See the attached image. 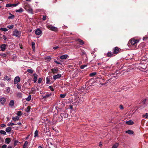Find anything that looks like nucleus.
I'll list each match as a JSON object with an SVG mask.
<instances>
[{"instance_id":"20e7f679","label":"nucleus","mask_w":148,"mask_h":148,"mask_svg":"<svg viewBox=\"0 0 148 148\" xmlns=\"http://www.w3.org/2000/svg\"><path fill=\"white\" fill-rule=\"evenodd\" d=\"M21 34V32L17 30H15L13 32V35L17 37H19Z\"/></svg>"},{"instance_id":"2eb2a0df","label":"nucleus","mask_w":148,"mask_h":148,"mask_svg":"<svg viewBox=\"0 0 148 148\" xmlns=\"http://www.w3.org/2000/svg\"><path fill=\"white\" fill-rule=\"evenodd\" d=\"M1 103L3 105L5 103L6 101V99L4 97H2L0 99V100Z\"/></svg>"},{"instance_id":"a878e982","label":"nucleus","mask_w":148,"mask_h":148,"mask_svg":"<svg viewBox=\"0 0 148 148\" xmlns=\"http://www.w3.org/2000/svg\"><path fill=\"white\" fill-rule=\"evenodd\" d=\"M12 130V128L11 127H7L6 129V131L7 133L10 132Z\"/></svg>"},{"instance_id":"412c9836","label":"nucleus","mask_w":148,"mask_h":148,"mask_svg":"<svg viewBox=\"0 0 148 148\" xmlns=\"http://www.w3.org/2000/svg\"><path fill=\"white\" fill-rule=\"evenodd\" d=\"M11 141L10 139L9 138H7L5 139V143L6 144H9Z\"/></svg>"},{"instance_id":"a211bd4d","label":"nucleus","mask_w":148,"mask_h":148,"mask_svg":"<svg viewBox=\"0 0 148 148\" xmlns=\"http://www.w3.org/2000/svg\"><path fill=\"white\" fill-rule=\"evenodd\" d=\"M14 103V101L13 100H11L10 101L9 104V106L11 107H13Z\"/></svg>"},{"instance_id":"72a5a7b5","label":"nucleus","mask_w":148,"mask_h":148,"mask_svg":"<svg viewBox=\"0 0 148 148\" xmlns=\"http://www.w3.org/2000/svg\"><path fill=\"white\" fill-rule=\"evenodd\" d=\"M84 101V99L82 97V98H80L79 99L78 103H82Z\"/></svg>"},{"instance_id":"5fc2aeb1","label":"nucleus","mask_w":148,"mask_h":148,"mask_svg":"<svg viewBox=\"0 0 148 148\" xmlns=\"http://www.w3.org/2000/svg\"><path fill=\"white\" fill-rule=\"evenodd\" d=\"M42 81V79L41 78H39L38 81V83L39 84H40Z\"/></svg>"},{"instance_id":"f3484780","label":"nucleus","mask_w":148,"mask_h":148,"mask_svg":"<svg viewBox=\"0 0 148 148\" xmlns=\"http://www.w3.org/2000/svg\"><path fill=\"white\" fill-rule=\"evenodd\" d=\"M28 141H25L23 145V148H28Z\"/></svg>"},{"instance_id":"f704fd0d","label":"nucleus","mask_w":148,"mask_h":148,"mask_svg":"<svg viewBox=\"0 0 148 148\" xmlns=\"http://www.w3.org/2000/svg\"><path fill=\"white\" fill-rule=\"evenodd\" d=\"M0 133L2 134H3L4 135H6V132L4 130H0Z\"/></svg>"},{"instance_id":"864d4df0","label":"nucleus","mask_w":148,"mask_h":148,"mask_svg":"<svg viewBox=\"0 0 148 148\" xmlns=\"http://www.w3.org/2000/svg\"><path fill=\"white\" fill-rule=\"evenodd\" d=\"M146 39H148V36H146L145 37H144L143 38V40L144 41H145L146 40Z\"/></svg>"},{"instance_id":"b1692460","label":"nucleus","mask_w":148,"mask_h":148,"mask_svg":"<svg viewBox=\"0 0 148 148\" xmlns=\"http://www.w3.org/2000/svg\"><path fill=\"white\" fill-rule=\"evenodd\" d=\"M10 79V78L8 77L7 75H5L4 77V79L3 80L4 81L7 80V81H9Z\"/></svg>"},{"instance_id":"2f4dec72","label":"nucleus","mask_w":148,"mask_h":148,"mask_svg":"<svg viewBox=\"0 0 148 148\" xmlns=\"http://www.w3.org/2000/svg\"><path fill=\"white\" fill-rule=\"evenodd\" d=\"M38 136V132L37 130L35 131L34 132V136L35 137H37Z\"/></svg>"},{"instance_id":"ddd939ff","label":"nucleus","mask_w":148,"mask_h":148,"mask_svg":"<svg viewBox=\"0 0 148 148\" xmlns=\"http://www.w3.org/2000/svg\"><path fill=\"white\" fill-rule=\"evenodd\" d=\"M34 77L33 79V81L34 83H36L37 80L38 75L36 73H34L33 74Z\"/></svg>"},{"instance_id":"9d476101","label":"nucleus","mask_w":148,"mask_h":148,"mask_svg":"<svg viewBox=\"0 0 148 148\" xmlns=\"http://www.w3.org/2000/svg\"><path fill=\"white\" fill-rule=\"evenodd\" d=\"M69 56L67 54H64L60 56V58L61 59H66Z\"/></svg>"},{"instance_id":"603ef678","label":"nucleus","mask_w":148,"mask_h":148,"mask_svg":"<svg viewBox=\"0 0 148 148\" xmlns=\"http://www.w3.org/2000/svg\"><path fill=\"white\" fill-rule=\"evenodd\" d=\"M19 4V3H18L16 4H12V7H16Z\"/></svg>"},{"instance_id":"6e6d98bb","label":"nucleus","mask_w":148,"mask_h":148,"mask_svg":"<svg viewBox=\"0 0 148 148\" xmlns=\"http://www.w3.org/2000/svg\"><path fill=\"white\" fill-rule=\"evenodd\" d=\"M46 16H43L42 17V20L43 21H45L46 19Z\"/></svg>"},{"instance_id":"e2e57ef3","label":"nucleus","mask_w":148,"mask_h":148,"mask_svg":"<svg viewBox=\"0 0 148 148\" xmlns=\"http://www.w3.org/2000/svg\"><path fill=\"white\" fill-rule=\"evenodd\" d=\"M3 39L4 40H6L7 39V37L6 36L3 35Z\"/></svg>"},{"instance_id":"37998d69","label":"nucleus","mask_w":148,"mask_h":148,"mask_svg":"<svg viewBox=\"0 0 148 148\" xmlns=\"http://www.w3.org/2000/svg\"><path fill=\"white\" fill-rule=\"evenodd\" d=\"M27 71L28 72L31 73H32L33 72V70L31 69H28L27 70Z\"/></svg>"},{"instance_id":"052dcab7","label":"nucleus","mask_w":148,"mask_h":148,"mask_svg":"<svg viewBox=\"0 0 148 148\" xmlns=\"http://www.w3.org/2000/svg\"><path fill=\"white\" fill-rule=\"evenodd\" d=\"M54 62H55L56 64H61L59 62L57 61L56 60H55L54 61Z\"/></svg>"},{"instance_id":"c756f323","label":"nucleus","mask_w":148,"mask_h":148,"mask_svg":"<svg viewBox=\"0 0 148 148\" xmlns=\"http://www.w3.org/2000/svg\"><path fill=\"white\" fill-rule=\"evenodd\" d=\"M14 125H16V124H14L11 122H10L8 124V126H12Z\"/></svg>"},{"instance_id":"6ab92c4d","label":"nucleus","mask_w":148,"mask_h":148,"mask_svg":"<svg viewBox=\"0 0 148 148\" xmlns=\"http://www.w3.org/2000/svg\"><path fill=\"white\" fill-rule=\"evenodd\" d=\"M126 133L128 134H132L134 133V132L131 130H129L125 131Z\"/></svg>"},{"instance_id":"473e14b6","label":"nucleus","mask_w":148,"mask_h":148,"mask_svg":"<svg viewBox=\"0 0 148 148\" xmlns=\"http://www.w3.org/2000/svg\"><path fill=\"white\" fill-rule=\"evenodd\" d=\"M118 146L119 143H116L113 146L112 148H117Z\"/></svg>"},{"instance_id":"f8f14e48","label":"nucleus","mask_w":148,"mask_h":148,"mask_svg":"<svg viewBox=\"0 0 148 148\" xmlns=\"http://www.w3.org/2000/svg\"><path fill=\"white\" fill-rule=\"evenodd\" d=\"M138 67L140 68L145 69H146V66L143 64H140L138 66Z\"/></svg>"},{"instance_id":"338daca9","label":"nucleus","mask_w":148,"mask_h":148,"mask_svg":"<svg viewBox=\"0 0 148 148\" xmlns=\"http://www.w3.org/2000/svg\"><path fill=\"white\" fill-rule=\"evenodd\" d=\"M120 108L121 109H123V106L122 105H121L120 106Z\"/></svg>"},{"instance_id":"7ed1b4c3","label":"nucleus","mask_w":148,"mask_h":148,"mask_svg":"<svg viewBox=\"0 0 148 148\" xmlns=\"http://www.w3.org/2000/svg\"><path fill=\"white\" fill-rule=\"evenodd\" d=\"M68 116V114L65 112H63L60 114V120H62L63 118H66Z\"/></svg>"},{"instance_id":"09e8293b","label":"nucleus","mask_w":148,"mask_h":148,"mask_svg":"<svg viewBox=\"0 0 148 148\" xmlns=\"http://www.w3.org/2000/svg\"><path fill=\"white\" fill-rule=\"evenodd\" d=\"M16 86L17 88L18 89H20L21 88V85L19 84H17Z\"/></svg>"},{"instance_id":"3c124183","label":"nucleus","mask_w":148,"mask_h":148,"mask_svg":"<svg viewBox=\"0 0 148 148\" xmlns=\"http://www.w3.org/2000/svg\"><path fill=\"white\" fill-rule=\"evenodd\" d=\"M18 143V141L17 140H16L14 141V145L15 147L17 144V143Z\"/></svg>"},{"instance_id":"79ce46f5","label":"nucleus","mask_w":148,"mask_h":148,"mask_svg":"<svg viewBox=\"0 0 148 148\" xmlns=\"http://www.w3.org/2000/svg\"><path fill=\"white\" fill-rule=\"evenodd\" d=\"M143 116L144 118H148V113H146L145 114L143 115Z\"/></svg>"},{"instance_id":"0eeeda50","label":"nucleus","mask_w":148,"mask_h":148,"mask_svg":"<svg viewBox=\"0 0 148 148\" xmlns=\"http://www.w3.org/2000/svg\"><path fill=\"white\" fill-rule=\"evenodd\" d=\"M20 81V78L18 76L16 77L14 79V84H16Z\"/></svg>"},{"instance_id":"cd10ccee","label":"nucleus","mask_w":148,"mask_h":148,"mask_svg":"<svg viewBox=\"0 0 148 148\" xmlns=\"http://www.w3.org/2000/svg\"><path fill=\"white\" fill-rule=\"evenodd\" d=\"M9 14L10 15V16H9L8 17V18L9 19H12L14 17V15L11 14V13H10Z\"/></svg>"},{"instance_id":"bb28decb","label":"nucleus","mask_w":148,"mask_h":148,"mask_svg":"<svg viewBox=\"0 0 148 148\" xmlns=\"http://www.w3.org/2000/svg\"><path fill=\"white\" fill-rule=\"evenodd\" d=\"M19 118V117L17 116H16L15 117H13L12 118L13 120L15 121L18 120Z\"/></svg>"},{"instance_id":"680f3d73","label":"nucleus","mask_w":148,"mask_h":148,"mask_svg":"<svg viewBox=\"0 0 148 148\" xmlns=\"http://www.w3.org/2000/svg\"><path fill=\"white\" fill-rule=\"evenodd\" d=\"M49 87L51 89V90L52 91H53L54 90V89H53V88H52V87H51V86H49Z\"/></svg>"},{"instance_id":"c03bdc74","label":"nucleus","mask_w":148,"mask_h":148,"mask_svg":"<svg viewBox=\"0 0 148 148\" xmlns=\"http://www.w3.org/2000/svg\"><path fill=\"white\" fill-rule=\"evenodd\" d=\"M0 29L4 32H6L8 30V29L6 28H2Z\"/></svg>"},{"instance_id":"4c0bfd02","label":"nucleus","mask_w":148,"mask_h":148,"mask_svg":"<svg viewBox=\"0 0 148 148\" xmlns=\"http://www.w3.org/2000/svg\"><path fill=\"white\" fill-rule=\"evenodd\" d=\"M22 114V113L21 111H18L17 113V115L19 116H20Z\"/></svg>"},{"instance_id":"1a4fd4ad","label":"nucleus","mask_w":148,"mask_h":148,"mask_svg":"<svg viewBox=\"0 0 148 148\" xmlns=\"http://www.w3.org/2000/svg\"><path fill=\"white\" fill-rule=\"evenodd\" d=\"M61 75L60 74H58L57 75H54L53 76V79L55 80L61 77Z\"/></svg>"},{"instance_id":"5701e85b","label":"nucleus","mask_w":148,"mask_h":148,"mask_svg":"<svg viewBox=\"0 0 148 148\" xmlns=\"http://www.w3.org/2000/svg\"><path fill=\"white\" fill-rule=\"evenodd\" d=\"M51 71L52 72L54 73H57L58 72V69L56 68H54L53 69H51Z\"/></svg>"},{"instance_id":"a19ab883","label":"nucleus","mask_w":148,"mask_h":148,"mask_svg":"<svg viewBox=\"0 0 148 148\" xmlns=\"http://www.w3.org/2000/svg\"><path fill=\"white\" fill-rule=\"evenodd\" d=\"M31 99V95H29L26 99V100L27 101H29Z\"/></svg>"},{"instance_id":"aec40b11","label":"nucleus","mask_w":148,"mask_h":148,"mask_svg":"<svg viewBox=\"0 0 148 148\" xmlns=\"http://www.w3.org/2000/svg\"><path fill=\"white\" fill-rule=\"evenodd\" d=\"M23 9L22 8H20L18 10H15V11L16 12H23Z\"/></svg>"},{"instance_id":"393cba45","label":"nucleus","mask_w":148,"mask_h":148,"mask_svg":"<svg viewBox=\"0 0 148 148\" xmlns=\"http://www.w3.org/2000/svg\"><path fill=\"white\" fill-rule=\"evenodd\" d=\"M77 40L79 42V44L81 45H83L84 44V42L82 40H81L80 39H77Z\"/></svg>"},{"instance_id":"13d9d810","label":"nucleus","mask_w":148,"mask_h":148,"mask_svg":"<svg viewBox=\"0 0 148 148\" xmlns=\"http://www.w3.org/2000/svg\"><path fill=\"white\" fill-rule=\"evenodd\" d=\"M7 147V145H3L2 147L1 148H6Z\"/></svg>"},{"instance_id":"4468645a","label":"nucleus","mask_w":148,"mask_h":148,"mask_svg":"<svg viewBox=\"0 0 148 148\" xmlns=\"http://www.w3.org/2000/svg\"><path fill=\"white\" fill-rule=\"evenodd\" d=\"M6 45L5 44H2L1 46V49L2 51H5L6 49Z\"/></svg>"},{"instance_id":"49530a36","label":"nucleus","mask_w":148,"mask_h":148,"mask_svg":"<svg viewBox=\"0 0 148 148\" xmlns=\"http://www.w3.org/2000/svg\"><path fill=\"white\" fill-rule=\"evenodd\" d=\"M87 65H81L80 66V68L81 69H84L85 67H86Z\"/></svg>"},{"instance_id":"423d86ee","label":"nucleus","mask_w":148,"mask_h":148,"mask_svg":"<svg viewBox=\"0 0 148 148\" xmlns=\"http://www.w3.org/2000/svg\"><path fill=\"white\" fill-rule=\"evenodd\" d=\"M120 50V49L117 47H115L113 50V53L114 54H117L119 53Z\"/></svg>"},{"instance_id":"7c9ffc66","label":"nucleus","mask_w":148,"mask_h":148,"mask_svg":"<svg viewBox=\"0 0 148 148\" xmlns=\"http://www.w3.org/2000/svg\"><path fill=\"white\" fill-rule=\"evenodd\" d=\"M96 74H97V73L95 72H93V73H90V74L89 75L90 76L92 77V76L95 75H96Z\"/></svg>"},{"instance_id":"9b49d317","label":"nucleus","mask_w":148,"mask_h":148,"mask_svg":"<svg viewBox=\"0 0 148 148\" xmlns=\"http://www.w3.org/2000/svg\"><path fill=\"white\" fill-rule=\"evenodd\" d=\"M51 93H47L44 96H42V97L43 99H46L48 98L49 97L51 96Z\"/></svg>"},{"instance_id":"0e129e2a","label":"nucleus","mask_w":148,"mask_h":148,"mask_svg":"<svg viewBox=\"0 0 148 148\" xmlns=\"http://www.w3.org/2000/svg\"><path fill=\"white\" fill-rule=\"evenodd\" d=\"M1 126L2 127H6V125L4 124H1Z\"/></svg>"},{"instance_id":"ea45409f","label":"nucleus","mask_w":148,"mask_h":148,"mask_svg":"<svg viewBox=\"0 0 148 148\" xmlns=\"http://www.w3.org/2000/svg\"><path fill=\"white\" fill-rule=\"evenodd\" d=\"M7 53H1L0 54V55L1 56H3V57H6L7 55Z\"/></svg>"},{"instance_id":"4d7b16f0","label":"nucleus","mask_w":148,"mask_h":148,"mask_svg":"<svg viewBox=\"0 0 148 148\" xmlns=\"http://www.w3.org/2000/svg\"><path fill=\"white\" fill-rule=\"evenodd\" d=\"M10 90V88L9 87H8L7 88L6 91L8 92H9Z\"/></svg>"},{"instance_id":"f257e3e1","label":"nucleus","mask_w":148,"mask_h":148,"mask_svg":"<svg viewBox=\"0 0 148 148\" xmlns=\"http://www.w3.org/2000/svg\"><path fill=\"white\" fill-rule=\"evenodd\" d=\"M60 116L58 117L57 115L55 114L53 116V121L54 123H56L57 122L60 121L62 120H60Z\"/></svg>"},{"instance_id":"c9c22d12","label":"nucleus","mask_w":148,"mask_h":148,"mask_svg":"<svg viewBox=\"0 0 148 148\" xmlns=\"http://www.w3.org/2000/svg\"><path fill=\"white\" fill-rule=\"evenodd\" d=\"M14 25H13L12 24L10 25H8L7 26V28H8L10 29H11L13 28Z\"/></svg>"},{"instance_id":"f03ea898","label":"nucleus","mask_w":148,"mask_h":148,"mask_svg":"<svg viewBox=\"0 0 148 148\" xmlns=\"http://www.w3.org/2000/svg\"><path fill=\"white\" fill-rule=\"evenodd\" d=\"M47 27L49 29L53 31L56 32L57 31V28L55 27L52 26L51 25H47Z\"/></svg>"},{"instance_id":"39448f33","label":"nucleus","mask_w":148,"mask_h":148,"mask_svg":"<svg viewBox=\"0 0 148 148\" xmlns=\"http://www.w3.org/2000/svg\"><path fill=\"white\" fill-rule=\"evenodd\" d=\"M139 42V40H135L134 39H132L130 41V43L132 45H134L135 44L138 43Z\"/></svg>"},{"instance_id":"e433bc0d","label":"nucleus","mask_w":148,"mask_h":148,"mask_svg":"<svg viewBox=\"0 0 148 148\" xmlns=\"http://www.w3.org/2000/svg\"><path fill=\"white\" fill-rule=\"evenodd\" d=\"M35 44L34 42H32V45L33 50H34L35 49Z\"/></svg>"},{"instance_id":"8fccbe9b","label":"nucleus","mask_w":148,"mask_h":148,"mask_svg":"<svg viewBox=\"0 0 148 148\" xmlns=\"http://www.w3.org/2000/svg\"><path fill=\"white\" fill-rule=\"evenodd\" d=\"M66 95L65 94H61L60 95V97L62 98H63L65 97Z\"/></svg>"},{"instance_id":"bf43d9fd","label":"nucleus","mask_w":148,"mask_h":148,"mask_svg":"<svg viewBox=\"0 0 148 148\" xmlns=\"http://www.w3.org/2000/svg\"><path fill=\"white\" fill-rule=\"evenodd\" d=\"M0 86L1 87H3L4 86V84L3 83L1 82L0 84Z\"/></svg>"},{"instance_id":"4be33fe9","label":"nucleus","mask_w":148,"mask_h":148,"mask_svg":"<svg viewBox=\"0 0 148 148\" xmlns=\"http://www.w3.org/2000/svg\"><path fill=\"white\" fill-rule=\"evenodd\" d=\"M114 53L113 52H112L111 51L108 52L107 54V56L108 57H111L113 56V54Z\"/></svg>"},{"instance_id":"58836bf2","label":"nucleus","mask_w":148,"mask_h":148,"mask_svg":"<svg viewBox=\"0 0 148 148\" xmlns=\"http://www.w3.org/2000/svg\"><path fill=\"white\" fill-rule=\"evenodd\" d=\"M45 59L49 61L51 59V58L50 56H47L45 58Z\"/></svg>"},{"instance_id":"a18cd8bd","label":"nucleus","mask_w":148,"mask_h":148,"mask_svg":"<svg viewBox=\"0 0 148 148\" xmlns=\"http://www.w3.org/2000/svg\"><path fill=\"white\" fill-rule=\"evenodd\" d=\"M6 7H12V4L8 3L6 4Z\"/></svg>"},{"instance_id":"dca6fc26","label":"nucleus","mask_w":148,"mask_h":148,"mask_svg":"<svg viewBox=\"0 0 148 148\" xmlns=\"http://www.w3.org/2000/svg\"><path fill=\"white\" fill-rule=\"evenodd\" d=\"M126 123L127 125H131L134 124V122L132 120H130L129 121H127L126 122Z\"/></svg>"},{"instance_id":"de8ad7c7","label":"nucleus","mask_w":148,"mask_h":148,"mask_svg":"<svg viewBox=\"0 0 148 148\" xmlns=\"http://www.w3.org/2000/svg\"><path fill=\"white\" fill-rule=\"evenodd\" d=\"M46 83L49 84L50 82V78H48V77H47L46 79Z\"/></svg>"},{"instance_id":"774afa93","label":"nucleus","mask_w":148,"mask_h":148,"mask_svg":"<svg viewBox=\"0 0 148 148\" xmlns=\"http://www.w3.org/2000/svg\"><path fill=\"white\" fill-rule=\"evenodd\" d=\"M16 125L17 124L18 125H21V122H19L17 124H16Z\"/></svg>"},{"instance_id":"6e6552de","label":"nucleus","mask_w":148,"mask_h":148,"mask_svg":"<svg viewBox=\"0 0 148 148\" xmlns=\"http://www.w3.org/2000/svg\"><path fill=\"white\" fill-rule=\"evenodd\" d=\"M35 34L38 35H39L42 34V32L41 30L39 29H37L35 31Z\"/></svg>"},{"instance_id":"c85d7f7f","label":"nucleus","mask_w":148,"mask_h":148,"mask_svg":"<svg viewBox=\"0 0 148 148\" xmlns=\"http://www.w3.org/2000/svg\"><path fill=\"white\" fill-rule=\"evenodd\" d=\"M27 11L29 13H30L32 14H33V10L31 8H29L27 10Z\"/></svg>"},{"instance_id":"69168bd1","label":"nucleus","mask_w":148,"mask_h":148,"mask_svg":"<svg viewBox=\"0 0 148 148\" xmlns=\"http://www.w3.org/2000/svg\"><path fill=\"white\" fill-rule=\"evenodd\" d=\"M59 48V47H58V46H56V47H53V49H57L58 48Z\"/></svg>"}]
</instances>
